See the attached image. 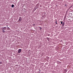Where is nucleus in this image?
<instances>
[{
    "label": "nucleus",
    "mask_w": 73,
    "mask_h": 73,
    "mask_svg": "<svg viewBox=\"0 0 73 73\" xmlns=\"http://www.w3.org/2000/svg\"><path fill=\"white\" fill-rule=\"evenodd\" d=\"M7 29V27H2L1 29H2V32H3V33H5V31L4 30H6Z\"/></svg>",
    "instance_id": "1"
},
{
    "label": "nucleus",
    "mask_w": 73,
    "mask_h": 73,
    "mask_svg": "<svg viewBox=\"0 0 73 73\" xmlns=\"http://www.w3.org/2000/svg\"><path fill=\"white\" fill-rule=\"evenodd\" d=\"M21 20H22V18L21 17H20L19 18V21H21Z\"/></svg>",
    "instance_id": "2"
},
{
    "label": "nucleus",
    "mask_w": 73,
    "mask_h": 73,
    "mask_svg": "<svg viewBox=\"0 0 73 73\" xmlns=\"http://www.w3.org/2000/svg\"><path fill=\"white\" fill-rule=\"evenodd\" d=\"M21 49H19L18 51V53H21Z\"/></svg>",
    "instance_id": "3"
},
{
    "label": "nucleus",
    "mask_w": 73,
    "mask_h": 73,
    "mask_svg": "<svg viewBox=\"0 0 73 73\" xmlns=\"http://www.w3.org/2000/svg\"><path fill=\"white\" fill-rule=\"evenodd\" d=\"M64 24H65V23L63 22V23H62V25L63 26H64Z\"/></svg>",
    "instance_id": "4"
},
{
    "label": "nucleus",
    "mask_w": 73,
    "mask_h": 73,
    "mask_svg": "<svg viewBox=\"0 0 73 73\" xmlns=\"http://www.w3.org/2000/svg\"><path fill=\"white\" fill-rule=\"evenodd\" d=\"M11 7L12 8H13V7H14V5H12Z\"/></svg>",
    "instance_id": "5"
},
{
    "label": "nucleus",
    "mask_w": 73,
    "mask_h": 73,
    "mask_svg": "<svg viewBox=\"0 0 73 73\" xmlns=\"http://www.w3.org/2000/svg\"><path fill=\"white\" fill-rule=\"evenodd\" d=\"M33 25V26H34V27H35V24H34Z\"/></svg>",
    "instance_id": "6"
},
{
    "label": "nucleus",
    "mask_w": 73,
    "mask_h": 73,
    "mask_svg": "<svg viewBox=\"0 0 73 73\" xmlns=\"http://www.w3.org/2000/svg\"><path fill=\"white\" fill-rule=\"evenodd\" d=\"M56 24H57V21H56Z\"/></svg>",
    "instance_id": "7"
},
{
    "label": "nucleus",
    "mask_w": 73,
    "mask_h": 73,
    "mask_svg": "<svg viewBox=\"0 0 73 73\" xmlns=\"http://www.w3.org/2000/svg\"><path fill=\"white\" fill-rule=\"evenodd\" d=\"M62 22H61V24H62Z\"/></svg>",
    "instance_id": "8"
},
{
    "label": "nucleus",
    "mask_w": 73,
    "mask_h": 73,
    "mask_svg": "<svg viewBox=\"0 0 73 73\" xmlns=\"http://www.w3.org/2000/svg\"><path fill=\"white\" fill-rule=\"evenodd\" d=\"M40 29H42V28H41L40 27Z\"/></svg>",
    "instance_id": "9"
},
{
    "label": "nucleus",
    "mask_w": 73,
    "mask_h": 73,
    "mask_svg": "<svg viewBox=\"0 0 73 73\" xmlns=\"http://www.w3.org/2000/svg\"><path fill=\"white\" fill-rule=\"evenodd\" d=\"M0 62V64H1V62Z\"/></svg>",
    "instance_id": "10"
},
{
    "label": "nucleus",
    "mask_w": 73,
    "mask_h": 73,
    "mask_svg": "<svg viewBox=\"0 0 73 73\" xmlns=\"http://www.w3.org/2000/svg\"><path fill=\"white\" fill-rule=\"evenodd\" d=\"M7 27H8V25H7Z\"/></svg>",
    "instance_id": "11"
}]
</instances>
